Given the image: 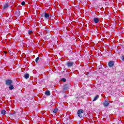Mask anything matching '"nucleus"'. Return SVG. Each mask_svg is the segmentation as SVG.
Wrapping results in <instances>:
<instances>
[{"instance_id":"20","label":"nucleus","mask_w":124,"mask_h":124,"mask_svg":"<svg viewBox=\"0 0 124 124\" xmlns=\"http://www.w3.org/2000/svg\"><path fill=\"white\" fill-rule=\"evenodd\" d=\"M16 111H14L13 113H11L10 114L11 115V116H16Z\"/></svg>"},{"instance_id":"12","label":"nucleus","mask_w":124,"mask_h":124,"mask_svg":"<svg viewBox=\"0 0 124 124\" xmlns=\"http://www.w3.org/2000/svg\"><path fill=\"white\" fill-rule=\"evenodd\" d=\"M20 14H21V12H20V10H18L16 12V15H17V16H20Z\"/></svg>"},{"instance_id":"27","label":"nucleus","mask_w":124,"mask_h":124,"mask_svg":"<svg viewBox=\"0 0 124 124\" xmlns=\"http://www.w3.org/2000/svg\"><path fill=\"white\" fill-rule=\"evenodd\" d=\"M46 31H50V30H49V28H46Z\"/></svg>"},{"instance_id":"21","label":"nucleus","mask_w":124,"mask_h":124,"mask_svg":"<svg viewBox=\"0 0 124 124\" xmlns=\"http://www.w3.org/2000/svg\"><path fill=\"white\" fill-rule=\"evenodd\" d=\"M53 42H54V43H57V42H58V38H53Z\"/></svg>"},{"instance_id":"4","label":"nucleus","mask_w":124,"mask_h":124,"mask_svg":"<svg viewBox=\"0 0 124 124\" xmlns=\"http://www.w3.org/2000/svg\"><path fill=\"white\" fill-rule=\"evenodd\" d=\"M13 83V81L12 80L8 79L6 80V86H10Z\"/></svg>"},{"instance_id":"24","label":"nucleus","mask_w":124,"mask_h":124,"mask_svg":"<svg viewBox=\"0 0 124 124\" xmlns=\"http://www.w3.org/2000/svg\"><path fill=\"white\" fill-rule=\"evenodd\" d=\"M58 110L59 109H58V108H54L53 110V113H57V112H58Z\"/></svg>"},{"instance_id":"9","label":"nucleus","mask_w":124,"mask_h":124,"mask_svg":"<svg viewBox=\"0 0 124 124\" xmlns=\"http://www.w3.org/2000/svg\"><path fill=\"white\" fill-rule=\"evenodd\" d=\"M9 5H8V3H6L3 6V9H6V8H8L9 7Z\"/></svg>"},{"instance_id":"30","label":"nucleus","mask_w":124,"mask_h":124,"mask_svg":"<svg viewBox=\"0 0 124 124\" xmlns=\"http://www.w3.org/2000/svg\"><path fill=\"white\" fill-rule=\"evenodd\" d=\"M67 96L66 95H64V98H65V97H66Z\"/></svg>"},{"instance_id":"22","label":"nucleus","mask_w":124,"mask_h":124,"mask_svg":"<svg viewBox=\"0 0 124 124\" xmlns=\"http://www.w3.org/2000/svg\"><path fill=\"white\" fill-rule=\"evenodd\" d=\"M39 60H41V58L39 57H37L35 60V62H38V61H39Z\"/></svg>"},{"instance_id":"32","label":"nucleus","mask_w":124,"mask_h":124,"mask_svg":"<svg viewBox=\"0 0 124 124\" xmlns=\"http://www.w3.org/2000/svg\"><path fill=\"white\" fill-rule=\"evenodd\" d=\"M69 120H70V118H68L67 119V121H69Z\"/></svg>"},{"instance_id":"3","label":"nucleus","mask_w":124,"mask_h":124,"mask_svg":"<svg viewBox=\"0 0 124 124\" xmlns=\"http://www.w3.org/2000/svg\"><path fill=\"white\" fill-rule=\"evenodd\" d=\"M82 113H84V110H83V109L78 110L77 114L79 118L83 117V115H82Z\"/></svg>"},{"instance_id":"8","label":"nucleus","mask_w":124,"mask_h":124,"mask_svg":"<svg viewBox=\"0 0 124 124\" xmlns=\"http://www.w3.org/2000/svg\"><path fill=\"white\" fill-rule=\"evenodd\" d=\"M94 22L95 23V24H97L98 22H99V18L97 17H95L93 18Z\"/></svg>"},{"instance_id":"7","label":"nucleus","mask_w":124,"mask_h":124,"mask_svg":"<svg viewBox=\"0 0 124 124\" xmlns=\"http://www.w3.org/2000/svg\"><path fill=\"white\" fill-rule=\"evenodd\" d=\"M114 65V61H110L108 62V66L112 67Z\"/></svg>"},{"instance_id":"1","label":"nucleus","mask_w":124,"mask_h":124,"mask_svg":"<svg viewBox=\"0 0 124 124\" xmlns=\"http://www.w3.org/2000/svg\"><path fill=\"white\" fill-rule=\"evenodd\" d=\"M52 38V34L50 33V31H46V35L45 37L46 40H49Z\"/></svg>"},{"instance_id":"5","label":"nucleus","mask_w":124,"mask_h":124,"mask_svg":"<svg viewBox=\"0 0 124 124\" xmlns=\"http://www.w3.org/2000/svg\"><path fill=\"white\" fill-rule=\"evenodd\" d=\"M73 64H74V62H68L66 63V65L68 67H71V66H73Z\"/></svg>"},{"instance_id":"16","label":"nucleus","mask_w":124,"mask_h":124,"mask_svg":"<svg viewBox=\"0 0 124 124\" xmlns=\"http://www.w3.org/2000/svg\"><path fill=\"white\" fill-rule=\"evenodd\" d=\"M99 97V96L98 95H97L93 99V101H95L96 100H97L98 99V98Z\"/></svg>"},{"instance_id":"29","label":"nucleus","mask_w":124,"mask_h":124,"mask_svg":"<svg viewBox=\"0 0 124 124\" xmlns=\"http://www.w3.org/2000/svg\"><path fill=\"white\" fill-rule=\"evenodd\" d=\"M41 17H44V14L43 15V14H42L41 15Z\"/></svg>"},{"instance_id":"11","label":"nucleus","mask_w":124,"mask_h":124,"mask_svg":"<svg viewBox=\"0 0 124 124\" xmlns=\"http://www.w3.org/2000/svg\"><path fill=\"white\" fill-rule=\"evenodd\" d=\"M49 16H50L51 20H55V14H52V15L50 14Z\"/></svg>"},{"instance_id":"17","label":"nucleus","mask_w":124,"mask_h":124,"mask_svg":"<svg viewBox=\"0 0 124 124\" xmlns=\"http://www.w3.org/2000/svg\"><path fill=\"white\" fill-rule=\"evenodd\" d=\"M30 78V74H25L24 75V78Z\"/></svg>"},{"instance_id":"13","label":"nucleus","mask_w":124,"mask_h":124,"mask_svg":"<svg viewBox=\"0 0 124 124\" xmlns=\"http://www.w3.org/2000/svg\"><path fill=\"white\" fill-rule=\"evenodd\" d=\"M106 56L111 57L112 56V53L111 52H106Z\"/></svg>"},{"instance_id":"26","label":"nucleus","mask_w":124,"mask_h":124,"mask_svg":"<svg viewBox=\"0 0 124 124\" xmlns=\"http://www.w3.org/2000/svg\"><path fill=\"white\" fill-rule=\"evenodd\" d=\"M26 4V2L25 1H22L21 2V5H25Z\"/></svg>"},{"instance_id":"19","label":"nucleus","mask_w":124,"mask_h":124,"mask_svg":"<svg viewBox=\"0 0 124 124\" xmlns=\"http://www.w3.org/2000/svg\"><path fill=\"white\" fill-rule=\"evenodd\" d=\"M38 80L40 82V83H43V82H44V80L42 78H38Z\"/></svg>"},{"instance_id":"31","label":"nucleus","mask_w":124,"mask_h":124,"mask_svg":"<svg viewBox=\"0 0 124 124\" xmlns=\"http://www.w3.org/2000/svg\"><path fill=\"white\" fill-rule=\"evenodd\" d=\"M40 35H42V32H39Z\"/></svg>"},{"instance_id":"6","label":"nucleus","mask_w":124,"mask_h":124,"mask_svg":"<svg viewBox=\"0 0 124 124\" xmlns=\"http://www.w3.org/2000/svg\"><path fill=\"white\" fill-rule=\"evenodd\" d=\"M103 105L104 107H108L109 106V102L108 101H105L103 103Z\"/></svg>"},{"instance_id":"23","label":"nucleus","mask_w":124,"mask_h":124,"mask_svg":"<svg viewBox=\"0 0 124 124\" xmlns=\"http://www.w3.org/2000/svg\"><path fill=\"white\" fill-rule=\"evenodd\" d=\"M61 81H62V82H66V79H65V78H62L61 79Z\"/></svg>"},{"instance_id":"33","label":"nucleus","mask_w":124,"mask_h":124,"mask_svg":"<svg viewBox=\"0 0 124 124\" xmlns=\"http://www.w3.org/2000/svg\"><path fill=\"white\" fill-rule=\"evenodd\" d=\"M4 53H6V52L4 51Z\"/></svg>"},{"instance_id":"28","label":"nucleus","mask_w":124,"mask_h":124,"mask_svg":"<svg viewBox=\"0 0 124 124\" xmlns=\"http://www.w3.org/2000/svg\"><path fill=\"white\" fill-rule=\"evenodd\" d=\"M122 61H124V55L122 56Z\"/></svg>"},{"instance_id":"15","label":"nucleus","mask_w":124,"mask_h":124,"mask_svg":"<svg viewBox=\"0 0 124 124\" xmlns=\"http://www.w3.org/2000/svg\"><path fill=\"white\" fill-rule=\"evenodd\" d=\"M1 114H2V115H6V111H5V110H2L1 111Z\"/></svg>"},{"instance_id":"2","label":"nucleus","mask_w":124,"mask_h":124,"mask_svg":"<svg viewBox=\"0 0 124 124\" xmlns=\"http://www.w3.org/2000/svg\"><path fill=\"white\" fill-rule=\"evenodd\" d=\"M70 87V83L65 84L63 86V91H67V90H69Z\"/></svg>"},{"instance_id":"14","label":"nucleus","mask_w":124,"mask_h":124,"mask_svg":"<svg viewBox=\"0 0 124 124\" xmlns=\"http://www.w3.org/2000/svg\"><path fill=\"white\" fill-rule=\"evenodd\" d=\"M9 89L11 90V91H12V90L14 89V86H13V85L11 84L9 87Z\"/></svg>"},{"instance_id":"10","label":"nucleus","mask_w":124,"mask_h":124,"mask_svg":"<svg viewBox=\"0 0 124 124\" xmlns=\"http://www.w3.org/2000/svg\"><path fill=\"white\" fill-rule=\"evenodd\" d=\"M44 16L45 18H49V16H50V14H47L46 13H45L44 14Z\"/></svg>"},{"instance_id":"25","label":"nucleus","mask_w":124,"mask_h":124,"mask_svg":"<svg viewBox=\"0 0 124 124\" xmlns=\"http://www.w3.org/2000/svg\"><path fill=\"white\" fill-rule=\"evenodd\" d=\"M32 32V30H29L28 31V33L29 34H31Z\"/></svg>"},{"instance_id":"18","label":"nucleus","mask_w":124,"mask_h":124,"mask_svg":"<svg viewBox=\"0 0 124 124\" xmlns=\"http://www.w3.org/2000/svg\"><path fill=\"white\" fill-rule=\"evenodd\" d=\"M46 95H50V91H46L45 92Z\"/></svg>"}]
</instances>
